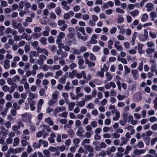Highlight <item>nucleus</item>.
<instances>
[{
    "label": "nucleus",
    "mask_w": 157,
    "mask_h": 157,
    "mask_svg": "<svg viewBox=\"0 0 157 157\" xmlns=\"http://www.w3.org/2000/svg\"><path fill=\"white\" fill-rule=\"evenodd\" d=\"M9 152L11 153H13L15 154V149L12 147H10L8 151Z\"/></svg>",
    "instance_id": "38"
},
{
    "label": "nucleus",
    "mask_w": 157,
    "mask_h": 157,
    "mask_svg": "<svg viewBox=\"0 0 157 157\" xmlns=\"http://www.w3.org/2000/svg\"><path fill=\"white\" fill-rule=\"evenodd\" d=\"M133 100L136 102L140 101L141 100L142 98L140 94H135L133 96Z\"/></svg>",
    "instance_id": "5"
},
{
    "label": "nucleus",
    "mask_w": 157,
    "mask_h": 157,
    "mask_svg": "<svg viewBox=\"0 0 157 157\" xmlns=\"http://www.w3.org/2000/svg\"><path fill=\"white\" fill-rule=\"evenodd\" d=\"M124 73L125 74H128L130 72V70L129 68H128V67L126 66H124Z\"/></svg>",
    "instance_id": "40"
},
{
    "label": "nucleus",
    "mask_w": 157,
    "mask_h": 157,
    "mask_svg": "<svg viewBox=\"0 0 157 157\" xmlns=\"http://www.w3.org/2000/svg\"><path fill=\"white\" fill-rule=\"evenodd\" d=\"M105 75L107 77V79L109 81H111L112 79V75L109 73L107 72L105 73Z\"/></svg>",
    "instance_id": "26"
},
{
    "label": "nucleus",
    "mask_w": 157,
    "mask_h": 157,
    "mask_svg": "<svg viewBox=\"0 0 157 157\" xmlns=\"http://www.w3.org/2000/svg\"><path fill=\"white\" fill-rule=\"evenodd\" d=\"M86 108L89 109H93L94 108V105L92 103H90L86 106Z\"/></svg>",
    "instance_id": "49"
},
{
    "label": "nucleus",
    "mask_w": 157,
    "mask_h": 157,
    "mask_svg": "<svg viewBox=\"0 0 157 157\" xmlns=\"http://www.w3.org/2000/svg\"><path fill=\"white\" fill-rule=\"evenodd\" d=\"M62 96L65 99V100L67 99L68 98V95L67 93H63L62 94Z\"/></svg>",
    "instance_id": "58"
},
{
    "label": "nucleus",
    "mask_w": 157,
    "mask_h": 157,
    "mask_svg": "<svg viewBox=\"0 0 157 157\" xmlns=\"http://www.w3.org/2000/svg\"><path fill=\"white\" fill-rule=\"evenodd\" d=\"M139 12L137 10H136L130 12V14L133 17H135L139 14Z\"/></svg>",
    "instance_id": "11"
},
{
    "label": "nucleus",
    "mask_w": 157,
    "mask_h": 157,
    "mask_svg": "<svg viewBox=\"0 0 157 157\" xmlns=\"http://www.w3.org/2000/svg\"><path fill=\"white\" fill-rule=\"evenodd\" d=\"M23 121L25 122L29 123L32 118L31 115L29 113H25L22 115Z\"/></svg>",
    "instance_id": "2"
},
{
    "label": "nucleus",
    "mask_w": 157,
    "mask_h": 157,
    "mask_svg": "<svg viewBox=\"0 0 157 157\" xmlns=\"http://www.w3.org/2000/svg\"><path fill=\"white\" fill-rule=\"evenodd\" d=\"M61 111V108L60 107H56L54 110V113H57Z\"/></svg>",
    "instance_id": "47"
},
{
    "label": "nucleus",
    "mask_w": 157,
    "mask_h": 157,
    "mask_svg": "<svg viewBox=\"0 0 157 157\" xmlns=\"http://www.w3.org/2000/svg\"><path fill=\"white\" fill-rule=\"evenodd\" d=\"M120 117V113L119 111H117L116 112V116L113 118V120L114 121L118 120Z\"/></svg>",
    "instance_id": "14"
},
{
    "label": "nucleus",
    "mask_w": 157,
    "mask_h": 157,
    "mask_svg": "<svg viewBox=\"0 0 157 157\" xmlns=\"http://www.w3.org/2000/svg\"><path fill=\"white\" fill-rule=\"evenodd\" d=\"M45 94V90L44 88L40 89L39 91V94L41 96H43Z\"/></svg>",
    "instance_id": "53"
},
{
    "label": "nucleus",
    "mask_w": 157,
    "mask_h": 157,
    "mask_svg": "<svg viewBox=\"0 0 157 157\" xmlns=\"http://www.w3.org/2000/svg\"><path fill=\"white\" fill-rule=\"evenodd\" d=\"M157 118L155 117H151L149 119V121L151 122H154L157 120Z\"/></svg>",
    "instance_id": "52"
},
{
    "label": "nucleus",
    "mask_w": 157,
    "mask_h": 157,
    "mask_svg": "<svg viewBox=\"0 0 157 157\" xmlns=\"http://www.w3.org/2000/svg\"><path fill=\"white\" fill-rule=\"evenodd\" d=\"M53 109L52 108L48 107L46 109V112L48 113H50L52 112L53 111Z\"/></svg>",
    "instance_id": "60"
},
{
    "label": "nucleus",
    "mask_w": 157,
    "mask_h": 157,
    "mask_svg": "<svg viewBox=\"0 0 157 157\" xmlns=\"http://www.w3.org/2000/svg\"><path fill=\"white\" fill-rule=\"evenodd\" d=\"M94 82L98 85H100L102 83V81L98 79H95L94 81Z\"/></svg>",
    "instance_id": "33"
},
{
    "label": "nucleus",
    "mask_w": 157,
    "mask_h": 157,
    "mask_svg": "<svg viewBox=\"0 0 157 157\" xmlns=\"http://www.w3.org/2000/svg\"><path fill=\"white\" fill-rule=\"evenodd\" d=\"M144 35L140 34L138 36L139 39L141 41H145L148 38V32L146 29L144 30Z\"/></svg>",
    "instance_id": "1"
},
{
    "label": "nucleus",
    "mask_w": 157,
    "mask_h": 157,
    "mask_svg": "<svg viewBox=\"0 0 157 157\" xmlns=\"http://www.w3.org/2000/svg\"><path fill=\"white\" fill-rule=\"evenodd\" d=\"M43 126L44 128L46 129L47 132H49L51 131V129L49 126L47 125H44Z\"/></svg>",
    "instance_id": "35"
},
{
    "label": "nucleus",
    "mask_w": 157,
    "mask_h": 157,
    "mask_svg": "<svg viewBox=\"0 0 157 157\" xmlns=\"http://www.w3.org/2000/svg\"><path fill=\"white\" fill-rule=\"evenodd\" d=\"M90 59L91 60L95 61L96 59L95 56L92 53H90Z\"/></svg>",
    "instance_id": "28"
},
{
    "label": "nucleus",
    "mask_w": 157,
    "mask_h": 157,
    "mask_svg": "<svg viewBox=\"0 0 157 157\" xmlns=\"http://www.w3.org/2000/svg\"><path fill=\"white\" fill-rule=\"evenodd\" d=\"M67 112L66 111H65L62 113L59 114V116L60 117H63L64 118H66L67 117Z\"/></svg>",
    "instance_id": "19"
},
{
    "label": "nucleus",
    "mask_w": 157,
    "mask_h": 157,
    "mask_svg": "<svg viewBox=\"0 0 157 157\" xmlns=\"http://www.w3.org/2000/svg\"><path fill=\"white\" fill-rule=\"evenodd\" d=\"M3 90L5 92L9 91V87L7 85H5L2 87Z\"/></svg>",
    "instance_id": "41"
},
{
    "label": "nucleus",
    "mask_w": 157,
    "mask_h": 157,
    "mask_svg": "<svg viewBox=\"0 0 157 157\" xmlns=\"http://www.w3.org/2000/svg\"><path fill=\"white\" fill-rule=\"evenodd\" d=\"M66 80V77L65 75H63L59 79V82L63 84L65 83V82Z\"/></svg>",
    "instance_id": "17"
},
{
    "label": "nucleus",
    "mask_w": 157,
    "mask_h": 157,
    "mask_svg": "<svg viewBox=\"0 0 157 157\" xmlns=\"http://www.w3.org/2000/svg\"><path fill=\"white\" fill-rule=\"evenodd\" d=\"M5 64L4 66V68L5 69H7L10 67V65L9 64L10 61L8 60H6L5 61Z\"/></svg>",
    "instance_id": "15"
},
{
    "label": "nucleus",
    "mask_w": 157,
    "mask_h": 157,
    "mask_svg": "<svg viewBox=\"0 0 157 157\" xmlns=\"http://www.w3.org/2000/svg\"><path fill=\"white\" fill-rule=\"evenodd\" d=\"M24 49L26 53L27 52H29L30 50V46L28 44L26 45L24 47Z\"/></svg>",
    "instance_id": "54"
},
{
    "label": "nucleus",
    "mask_w": 157,
    "mask_h": 157,
    "mask_svg": "<svg viewBox=\"0 0 157 157\" xmlns=\"http://www.w3.org/2000/svg\"><path fill=\"white\" fill-rule=\"evenodd\" d=\"M116 11L118 13H124V10L121 9L119 8H117L116 9Z\"/></svg>",
    "instance_id": "50"
},
{
    "label": "nucleus",
    "mask_w": 157,
    "mask_h": 157,
    "mask_svg": "<svg viewBox=\"0 0 157 157\" xmlns=\"http://www.w3.org/2000/svg\"><path fill=\"white\" fill-rule=\"evenodd\" d=\"M75 105V103L74 102H72L69 105V110L70 111H72Z\"/></svg>",
    "instance_id": "18"
},
{
    "label": "nucleus",
    "mask_w": 157,
    "mask_h": 157,
    "mask_svg": "<svg viewBox=\"0 0 157 157\" xmlns=\"http://www.w3.org/2000/svg\"><path fill=\"white\" fill-rule=\"evenodd\" d=\"M148 16L147 13H144L143 14L141 18V21L142 22L146 21L147 19Z\"/></svg>",
    "instance_id": "12"
},
{
    "label": "nucleus",
    "mask_w": 157,
    "mask_h": 157,
    "mask_svg": "<svg viewBox=\"0 0 157 157\" xmlns=\"http://www.w3.org/2000/svg\"><path fill=\"white\" fill-rule=\"evenodd\" d=\"M86 149L90 153H92V152H93V150L92 146L90 145L86 146Z\"/></svg>",
    "instance_id": "29"
},
{
    "label": "nucleus",
    "mask_w": 157,
    "mask_h": 157,
    "mask_svg": "<svg viewBox=\"0 0 157 157\" xmlns=\"http://www.w3.org/2000/svg\"><path fill=\"white\" fill-rule=\"evenodd\" d=\"M117 29L116 27L112 28L110 30V33L111 34H114L116 32Z\"/></svg>",
    "instance_id": "62"
},
{
    "label": "nucleus",
    "mask_w": 157,
    "mask_h": 157,
    "mask_svg": "<svg viewBox=\"0 0 157 157\" xmlns=\"http://www.w3.org/2000/svg\"><path fill=\"white\" fill-rule=\"evenodd\" d=\"M19 142V139L18 137H15L14 139V143L13 144V147H16L18 145Z\"/></svg>",
    "instance_id": "13"
},
{
    "label": "nucleus",
    "mask_w": 157,
    "mask_h": 157,
    "mask_svg": "<svg viewBox=\"0 0 157 157\" xmlns=\"http://www.w3.org/2000/svg\"><path fill=\"white\" fill-rule=\"evenodd\" d=\"M67 27V25L66 24H64L62 27H61L59 29L61 30L64 31Z\"/></svg>",
    "instance_id": "56"
},
{
    "label": "nucleus",
    "mask_w": 157,
    "mask_h": 157,
    "mask_svg": "<svg viewBox=\"0 0 157 157\" xmlns=\"http://www.w3.org/2000/svg\"><path fill=\"white\" fill-rule=\"evenodd\" d=\"M13 106L14 108L17 110H18L20 109V107L18 105L17 103L16 102L13 103Z\"/></svg>",
    "instance_id": "34"
},
{
    "label": "nucleus",
    "mask_w": 157,
    "mask_h": 157,
    "mask_svg": "<svg viewBox=\"0 0 157 157\" xmlns=\"http://www.w3.org/2000/svg\"><path fill=\"white\" fill-rule=\"evenodd\" d=\"M35 101L34 100H32L31 103L30 104V108L32 111L34 110L35 108L34 107Z\"/></svg>",
    "instance_id": "21"
},
{
    "label": "nucleus",
    "mask_w": 157,
    "mask_h": 157,
    "mask_svg": "<svg viewBox=\"0 0 157 157\" xmlns=\"http://www.w3.org/2000/svg\"><path fill=\"white\" fill-rule=\"evenodd\" d=\"M96 75L98 76H100L102 78L104 76V73L103 71H98L97 72Z\"/></svg>",
    "instance_id": "31"
},
{
    "label": "nucleus",
    "mask_w": 157,
    "mask_h": 157,
    "mask_svg": "<svg viewBox=\"0 0 157 157\" xmlns=\"http://www.w3.org/2000/svg\"><path fill=\"white\" fill-rule=\"evenodd\" d=\"M87 50L86 47L84 46H82L80 47V52H83L86 51Z\"/></svg>",
    "instance_id": "36"
},
{
    "label": "nucleus",
    "mask_w": 157,
    "mask_h": 157,
    "mask_svg": "<svg viewBox=\"0 0 157 157\" xmlns=\"http://www.w3.org/2000/svg\"><path fill=\"white\" fill-rule=\"evenodd\" d=\"M145 7L147 9V11L149 12L154 9V5L151 3H147L145 6Z\"/></svg>",
    "instance_id": "4"
},
{
    "label": "nucleus",
    "mask_w": 157,
    "mask_h": 157,
    "mask_svg": "<svg viewBox=\"0 0 157 157\" xmlns=\"http://www.w3.org/2000/svg\"><path fill=\"white\" fill-rule=\"evenodd\" d=\"M121 139L123 142V144H126L127 142L129 140H128L126 138L124 137H122L121 138Z\"/></svg>",
    "instance_id": "42"
},
{
    "label": "nucleus",
    "mask_w": 157,
    "mask_h": 157,
    "mask_svg": "<svg viewBox=\"0 0 157 157\" xmlns=\"http://www.w3.org/2000/svg\"><path fill=\"white\" fill-rule=\"evenodd\" d=\"M25 2L23 1H21L19 3V7L20 9H22L25 6Z\"/></svg>",
    "instance_id": "45"
},
{
    "label": "nucleus",
    "mask_w": 157,
    "mask_h": 157,
    "mask_svg": "<svg viewBox=\"0 0 157 157\" xmlns=\"http://www.w3.org/2000/svg\"><path fill=\"white\" fill-rule=\"evenodd\" d=\"M20 97V94L16 92H14L13 94V97L14 98H17Z\"/></svg>",
    "instance_id": "64"
},
{
    "label": "nucleus",
    "mask_w": 157,
    "mask_h": 157,
    "mask_svg": "<svg viewBox=\"0 0 157 157\" xmlns=\"http://www.w3.org/2000/svg\"><path fill=\"white\" fill-rule=\"evenodd\" d=\"M144 143L142 141H140L137 144V146L140 148L144 147Z\"/></svg>",
    "instance_id": "44"
},
{
    "label": "nucleus",
    "mask_w": 157,
    "mask_h": 157,
    "mask_svg": "<svg viewBox=\"0 0 157 157\" xmlns=\"http://www.w3.org/2000/svg\"><path fill=\"white\" fill-rule=\"evenodd\" d=\"M65 37V34L63 32H60L58 38L62 39Z\"/></svg>",
    "instance_id": "46"
},
{
    "label": "nucleus",
    "mask_w": 157,
    "mask_h": 157,
    "mask_svg": "<svg viewBox=\"0 0 157 157\" xmlns=\"http://www.w3.org/2000/svg\"><path fill=\"white\" fill-rule=\"evenodd\" d=\"M157 141V138L155 137V138H153L151 139V145H154L155 143Z\"/></svg>",
    "instance_id": "55"
},
{
    "label": "nucleus",
    "mask_w": 157,
    "mask_h": 157,
    "mask_svg": "<svg viewBox=\"0 0 157 157\" xmlns=\"http://www.w3.org/2000/svg\"><path fill=\"white\" fill-rule=\"evenodd\" d=\"M80 140L78 138L74 139L73 140V143L75 144H78L80 142Z\"/></svg>",
    "instance_id": "37"
},
{
    "label": "nucleus",
    "mask_w": 157,
    "mask_h": 157,
    "mask_svg": "<svg viewBox=\"0 0 157 157\" xmlns=\"http://www.w3.org/2000/svg\"><path fill=\"white\" fill-rule=\"evenodd\" d=\"M55 12L57 15H59L61 12L60 8L59 7H57L55 10Z\"/></svg>",
    "instance_id": "32"
},
{
    "label": "nucleus",
    "mask_w": 157,
    "mask_h": 157,
    "mask_svg": "<svg viewBox=\"0 0 157 157\" xmlns=\"http://www.w3.org/2000/svg\"><path fill=\"white\" fill-rule=\"evenodd\" d=\"M150 16L152 21H154L155 18L157 17V13L156 12H152L150 14Z\"/></svg>",
    "instance_id": "9"
},
{
    "label": "nucleus",
    "mask_w": 157,
    "mask_h": 157,
    "mask_svg": "<svg viewBox=\"0 0 157 157\" xmlns=\"http://www.w3.org/2000/svg\"><path fill=\"white\" fill-rule=\"evenodd\" d=\"M15 154L21 152L22 150L21 147H17L15 149Z\"/></svg>",
    "instance_id": "51"
},
{
    "label": "nucleus",
    "mask_w": 157,
    "mask_h": 157,
    "mask_svg": "<svg viewBox=\"0 0 157 157\" xmlns=\"http://www.w3.org/2000/svg\"><path fill=\"white\" fill-rule=\"evenodd\" d=\"M155 51L154 48H147L146 50V52L147 54L150 55L154 52Z\"/></svg>",
    "instance_id": "16"
},
{
    "label": "nucleus",
    "mask_w": 157,
    "mask_h": 157,
    "mask_svg": "<svg viewBox=\"0 0 157 157\" xmlns=\"http://www.w3.org/2000/svg\"><path fill=\"white\" fill-rule=\"evenodd\" d=\"M49 48L53 52H54L56 51V49L55 45H52L49 46Z\"/></svg>",
    "instance_id": "27"
},
{
    "label": "nucleus",
    "mask_w": 157,
    "mask_h": 157,
    "mask_svg": "<svg viewBox=\"0 0 157 157\" xmlns=\"http://www.w3.org/2000/svg\"><path fill=\"white\" fill-rule=\"evenodd\" d=\"M137 34V33L136 32H134L132 36V37L131 41V43L132 45H133L135 44V41L136 38Z\"/></svg>",
    "instance_id": "10"
},
{
    "label": "nucleus",
    "mask_w": 157,
    "mask_h": 157,
    "mask_svg": "<svg viewBox=\"0 0 157 157\" xmlns=\"http://www.w3.org/2000/svg\"><path fill=\"white\" fill-rule=\"evenodd\" d=\"M49 149L52 152H55L57 150V149L55 147L50 146L49 148Z\"/></svg>",
    "instance_id": "48"
},
{
    "label": "nucleus",
    "mask_w": 157,
    "mask_h": 157,
    "mask_svg": "<svg viewBox=\"0 0 157 157\" xmlns=\"http://www.w3.org/2000/svg\"><path fill=\"white\" fill-rule=\"evenodd\" d=\"M40 40L43 45H45L47 44L46 39L45 38L41 37Z\"/></svg>",
    "instance_id": "25"
},
{
    "label": "nucleus",
    "mask_w": 157,
    "mask_h": 157,
    "mask_svg": "<svg viewBox=\"0 0 157 157\" xmlns=\"http://www.w3.org/2000/svg\"><path fill=\"white\" fill-rule=\"evenodd\" d=\"M77 73L76 70H73L72 72H69V75L70 78H72L75 76L76 73Z\"/></svg>",
    "instance_id": "23"
},
{
    "label": "nucleus",
    "mask_w": 157,
    "mask_h": 157,
    "mask_svg": "<svg viewBox=\"0 0 157 157\" xmlns=\"http://www.w3.org/2000/svg\"><path fill=\"white\" fill-rule=\"evenodd\" d=\"M77 36L78 37L82 40L83 41H86L87 39V36H85L84 37H83L82 36L81 34L79 32H77L76 33Z\"/></svg>",
    "instance_id": "8"
},
{
    "label": "nucleus",
    "mask_w": 157,
    "mask_h": 157,
    "mask_svg": "<svg viewBox=\"0 0 157 157\" xmlns=\"http://www.w3.org/2000/svg\"><path fill=\"white\" fill-rule=\"evenodd\" d=\"M84 63V61L82 59H79L78 61V64L79 65V68L80 69H84L85 67L83 66V65Z\"/></svg>",
    "instance_id": "6"
},
{
    "label": "nucleus",
    "mask_w": 157,
    "mask_h": 157,
    "mask_svg": "<svg viewBox=\"0 0 157 157\" xmlns=\"http://www.w3.org/2000/svg\"><path fill=\"white\" fill-rule=\"evenodd\" d=\"M145 143L147 146H148L150 143V138L146 137L145 139Z\"/></svg>",
    "instance_id": "57"
},
{
    "label": "nucleus",
    "mask_w": 157,
    "mask_h": 157,
    "mask_svg": "<svg viewBox=\"0 0 157 157\" xmlns=\"http://www.w3.org/2000/svg\"><path fill=\"white\" fill-rule=\"evenodd\" d=\"M48 41L49 43H53L55 41L54 38L52 36H49L48 38Z\"/></svg>",
    "instance_id": "22"
},
{
    "label": "nucleus",
    "mask_w": 157,
    "mask_h": 157,
    "mask_svg": "<svg viewBox=\"0 0 157 157\" xmlns=\"http://www.w3.org/2000/svg\"><path fill=\"white\" fill-rule=\"evenodd\" d=\"M42 142V140L40 139L39 140V143L34 142L33 143V146L35 148H39L41 146V143Z\"/></svg>",
    "instance_id": "7"
},
{
    "label": "nucleus",
    "mask_w": 157,
    "mask_h": 157,
    "mask_svg": "<svg viewBox=\"0 0 157 157\" xmlns=\"http://www.w3.org/2000/svg\"><path fill=\"white\" fill-rule=\"evenodd\" d=\"M83 127H79L76 133V135L78 136H83V137L84 138L85 137L84 135L82 134V133L84 132L85 131L83 130Z\"/></svg>",
    "instance_id": "3"
},
{
    "label": "nucleus",
    "mask_w": 157,
    "mask_h": 157,
    "mask_svg": "<svg viewBox=\"0 0 157 157\" xmlns=\"http://www.w3.org/2000/svg\"><path fill=\"white\" fill-rule=\"evenodd\" d=\"M124 19L123 17H119L117 19V23L121 24L124 22Z\"/></svg>",
    "instance_id": "20"
},
{
    "label": "nucleus",
    "mask_w": 157,
    "mask_h": 157,
    "mask_svg": "<svg viewBox=\"0 0 157 157\" xmlns=\"http://www.w3.org/2000/svg\"><path fill=\"white\" fill-rule=\"evenodd\" d=\"M25 7L26 8L27 10V9L31 7V5L30 3L26 2H25Z\"/></svg>",
    "instance_id": "43"
},
{
    "label": "nucleus",
    "mask_w": 157,
    "mask_h": 157,
    "mask_svg": "<svg viewBox=\"0 0 157 157\" xmlns=\"http://www.w3.org/2000/svg\"><path fill=\"white\" fill-rule=\"evenodd\" d=\"M44 154L47 156H49L50 154V152L47 150H44L43 151Z\"/></svg>",
    "instance_id": "63"
},
{
    "label": "nucleus",
    "mask_w": 157,
    "mask_h": 157,
    "mask_svg": "<svg viewBox=\"0 0 157 157\" xmlns=\"http://www.w3.org/2000/svg\"><path fill=\"white\" fill-rule=\"evenodd\" d=\"M149 35L150 37L152 38H155L156 37V34L155 33H153L152 32L150 31L149 33Z\"/></svg>",
    "instance_id": "39"
},
{
    "label": "nucleus",
    "mask_w": 157,
    "mask_h": 157,
    "mask_svg": "<svg viewBox=\"0 0 157 157\" xmlns=\"http://www.w3.org/2000/svg\"><path fill=\"white\" fill-rule=\"evenodd\" d=\"M122 116L123 117V120H124L125 121L127 122L128 120V115L127 113H124L122 114Z\"/></svg>",
    "instance_id": "30"
},
{
    "label": "nucleus",
    "mask_w": 157,
    "mask_h": 157,
    "mask_svg": "<svg viewBox=\"0 0 157 157\" xmlns=\"http://www.w3.org/2000/svg\"><path fill=\"white\" fill-rule=\"evenodd\" d=\"M100 48L98 46L95 45L93 47L92 50L94 52H98Z\"/></svg>",
    "instance_id": "24"
},
{
    "label": "nucleus",
    "mask_w": 157,
    "mask_h": 157,
    "mask_svg": "<svg viewBox=\"0 0 157 157\" xmlns=\"http://www.w3.org/2000/svg\"><path fill=\"white\" fill-rule=\"evenodd\" d=\"M22 145L23 146H25L27 144V142L26 140H21Z\"/></svg>",
    "instance_id": "61"
},
{
    "label": "nucleus",
    "mask_w": 157,
    "mask_h": 157,
    "mask_svg": "<svg viewBox=\"0 0 157 157\" xmlns=\"http://www.w3.org/2000/svg\"><path fill=\"white\" fill-rule=\"evenodd\" d=\"M94 10L96 13H99L100 11V7L98 6H96L94 8Z\"/></svg>",
    "instance_id": "59"
}]
</instances>
